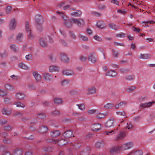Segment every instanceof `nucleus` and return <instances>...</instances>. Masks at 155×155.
Returning a JSON list of instances; mask_svg holds the SVG:
<instances>
[{
    "label": "nucleus",
    "mask_w": 155,
    "mask_h": 155,
    "mask_svg": "<svg viewBox=\"0 0 155 155\" xmlns=\"http://www.w3.org/2000/svg\"><path fill=\"white\" fill-rule=\"evenodd\" d=\"M62 73L63 75L66 76H72L75 74V72L70 70L65 69L63 71Z\"/></svg>",
    "instance_id": "obj_10"
},
{
    "label": "nucleus",
    "mask_w": 155,
    "mask_h": 155,
    "mask_svg": "<svg viewBox=\"0 0 155 155\" xmlns=\"http://www.w3.org/2000/svg\"><path fill=\"white\" fill-rule=\"evenodd\" d=\"M16 25V23L15 19H12L10 22L9 25V28L10 30H14Z\"/></svg>",
    "instance_id": "obj_15"
},
{
    "label": "nucleus",
    "mask_w": 155,
    "mask_h": 155,
    "mask_svg": "<svg viewBox=\"0 0 155 155\" xmlns=\"http://www.w3.org/2000/svg\"><path fill=\"white\" fill-rule=\"evenodd\" d=\"M101 125L100 124L96 123L93 124L91 127L92 130L95 131H97L101 129Z\"/></svg>",
    "instance_id": "obj_17"
},
{
    "label": "nucleus",
    "mask_w": 155,
    "mask_h": 155,
    "mask_svg": "<svg viewBox=\"0 0 155 155\" xmlns=\"http://www.w3.org/2000/svg\"><path fill=\"white\" fill-rule=\"evenodd\" d=\"M114 107V104L111 103H107L104 105V107L106 109H112Z\"/></svg>",
    "instance_id": "obj_33"
},
{
    "label": "nucleus",
    "mask_w": 155,
    "mask_h": 155,
    "mask_svg": "<svg viewBox=\"0 0 155 155\" xmlns=\"http://www.w3.org/2000/svg\"><path fill=\"white\" fill-rule=\"evenodd\" d=\"M63 23L68 28H70L72 26V23L71 22L70 20L69 21L68 20L66 21H64Z\"/></svg>",
    "instance_id": "obj_43"
},
{
    "label": "nucleus",
    "mask_w": 155,
    "mask_h": 155,
    "mask_svg": "<svg viewBox=\"0 0 155 155\" xmlns=\"http://www.w3.org/2000/svg\"><path fill=\"white\" fill-rule=\"evenodd\" d=\"M23 35L22 33H19L17 36L16 41L17 43H19L21 41Z\"/></svg>",
    "instance_id": "obj_38"
},
{
    "label": "nucleus",
    "mask_w": 155,
    "mask_h": 155,
    "mask_svg": "<svg viewBox=\"0 0 155 155\" xmlns=\"http://www.w3.org/2000/svg\"><path fill=\"white\" fill-rule=\"evenodd\" d=\"M43 76L44 79L45 81H50L53 78L52 76L50 74L48 73H43Z\"/></svg>",
    "instance_id": "obj_21"
},
{
    "label": "nucleus",
    "mask_w": 155,
    "mask_h": 155,
    "mask_svg": "<svg viewBox=\"0 0 155 155\" xmlns=\"http://www.w3.org/2000/svg\"><path fill=\"white\" fill-rule=\"evenodd\" d=\"M117 74V73L114 71L112 70L109 71L106 73V76H109L113 77H115Z\"/></svg>",
    "instance_id": "obj_22"
},
{
    "label": "nucleus",
    "mask_w": 155,
    "mask_h": 155,
    "mask_svg": "<svg viewBox=\"0 0 155 155\" xmlns=\"http://www.w3.org/2000/svg\"><path fill=\"white\" fill-rule=\"evenodd\" d=\"M10 48L12 51L15 52L17 50V48L14 44H12L10 45Z\"/></svg>",
    "instance_id": "obj_49"
},
{
    "label": "nucleus",
    "mask_w": 155,
    "mask_h": 155,
    "mask_svg": "<svg viewBox=\"0 0 155 155\" xmlns=\"http://www.w3.org/2000/svg\"><path fill=\"white\" fill-rule=\"evenodd\" d=\"M109 27L110 28L114 30H117L120 28L119 26L113 23L109 24Z\"/></svg>",
    "instance_id": "obj_29"
},
{
    "label": "nucleus",
    "mask_w": 155,
    "mask_h": 155,
    "mask_svg": "<svg viewBox=\"0 0 155 155\" xmlns=\"http://www.w3.org/2000/svg\"><path fill=\"white\" fill-rule=\"evenodd\" d=\"M69 82L68 80H64L61 82V84L63 86H65L68 84Z\"/></svg>",
    "instance_id": "obj_62"
},
{
    "label": "nucleus",
    "mask_w": 155,
    "mask_h": 155,
    "mask_svg": "<svg viewBox=\"0 0 155 155\" xmlns=\"http://www.w3.org/2000/svg\"><path fill=\"white\" fill-rule=\"evenodd\" d=\"M114 119L113 118H110L108 119L105 123V126L107 128H109L114 126Z\"/></svg>",
    "instance_id": "obj_5"
},
{
    "label": "nucleus",
    "mask_w": 155,
    "mask_h": 155,
    "mask_svg": "<svg viewBox=\"0 0 155 155\" xmlns=\"http://www.w3.org/2000/svg\"><path fill=\"white\" fill-rule=\"evenodd\" d=\"M143 152L140 150H133L127 155H142Z\"/></svg>",
    "instance_id": "obj_23"
},
{
    "label": "nucleus",
    "mask_w": 155,
    "mask_h": 155,
    "mask_svg": "<svg viewBox=\"0 0 155 155\" xmlns=\"http://www.w3.org/2000/svg\"><path fill=\"white\" fill-rule=\"evenodd\" d=\"M18 66L20 68L23 69L27 70L28 69V66L23 63H21L19 64Z\"/></svg>",
    "instance_id": "obj_37"
},
{
    "label": "nucleus",
    "mask_w": 155,
    "mask_h": 155,
    "mask_svg": "<svg viewBox=\"0 0 155 155\" xmlns=\"http://www.w3.org/2000/svg\"><path fill=\"white\" fill-rule=\"evenodd\" d=\"M37 117L41 119H44L46 117V115L45 114L40 113L37 115Z\"/></svg>",
    "instance_id": "obj_52"
},
{
    "label": "nucleus",
    "mask_w": 155,
    "mask_h": 155,
    "mask_svg": "<svg viewBox=\"0 0 155 155\" xmlns=\"http://www.w3.org/2000/svg\"><path fill=\"white\" fill-rule=\"evenodd\" d=\"M107 115V114L106 113H99L96 116L97 119H101L104 118V117Z\"/></svg>",
    "instance_id": "obj_30"
},
{
    "label": "nucleus",
    "mask_w": 155,
    "mask_h": 155,
    "mask_svg": "<svg viewBox=\"0 0 155 155\" xmlns=\"http://www.w3.org/2000/svg\"><path fill=\"white\" fill-rule=\"evenodd\" d=\"M105 145L103 141H98L96 144L95 146L99 148L103 147Z\"/></svg>",
    "instance_id": "obj_39"
},
{
    "label": "nucleus",
    "mask_w": 155,
    "mask_h": 155,
    "mask_svg": "<svg viewBox=\"0 0 155 155\" xmlns=\"http://www.w3.org/2000/svg\"><path fill=\"white\" fill-rule=\"evenodd\" d=\"M54 103L56 104H60L62 103V101L61 98L56 97L54 100Z\"/></svg>",
    "instance_id": "obj_40"
},
{
    "label": "nucleus",
    "mask_w": 155,
    "mask_h": 155,
    "mask_svg": "<svg viewBox=\"0 0 155 155\" xmlns=\"http://www.w3.org/2000/svg\"><path fill=\"white\" fill-rule=\"evenodd\" d=\"M27 87L31 89L35 90V87L34 85L32 84H28L27 85Z\"/></svg>",
    "instance_id": "obj_53"
},
{
    "label": "nucleus",
    "mask_w": 155,
    "mask_h": 155,
    "mask_svg": "<svg viewBox=\"0 0 155 155\" xmlns=\"http://www.w3.org/2000/svg\"><path fill=\"white\" fill-rule=\"evenodd\" d=\"M4 129L5 130L11 131L13 129V127L9 125H7L4 127Z\"/></svg>",
    "instance_id": "obj_47"
},
{
    "label": "nucleus",
    "mask_w": 155,
    "mask_h": 155,
    "mask_svg": "<svg viewBox=\"0 0 155 155\" xmlns=\"http://www.w3.org/2000/svg\"><path fill=\"white\" fill-rule=\"evenodd\" d=\"M23 114L21 112L19 111H18L14 113L13 114V115L16 117H18L19 116L22 115Z\"/></svg>",
    "instance_id": "obj_51"
},
{
    "label": "nucleus",
    "mask_w": 155,
    "mask_h": 155,
    "mask_svg": "<svg viewBox=\"0 0 155 155\" xmlns=\"http://www.w3.org/2000/svg\"><path fill=\"white\" fill-rule=\"evenodd\" d=\"M116 130L115 129L111 131H106L104 132V134L108 136H111L115 134L116 133Z\"/></svg>",
    "instance_id": "obj_34"
},
{
    "label": "nucleus",
    "mask_w": 155,
    "mask_h": 155,
    "mask_svg": "<svg viewBox=\"0 0 155 155\" xmlns=\"http://www.w3.org/2000/svg\"><path fill=\"white\" fill-rule=\"evenodd\" d=\"M127 103L126 101H122L119 104H117L115 105V107L116 109H118L120 107H121L123 106L126 105Z\"/></svg>",
    "instance_id": "obj_31"
},
{
    "label": "nucleus",
    "mask_w": 155,
    "mask_h": 155,
    "mask_svg": "<svg viewBox=\"0 0 155 155\" xmlns=\"http://www.w3.org/2000/svg\"><path fill=\"white\" fill-rule=\"evenodd\" d=\"M49 58L51 61H55L57 60V57L55 55L51 54L49 56Z\"/></svg>",
    "instance_id": "obj_46"
},
{
    "label": "nucleus",
    "mask_w": 155,
    "mask_h": 155,
    "mask_svg": "<svg viewBox=\"0 0 155 155\" xmlns=\"http://www.w3.org/2000/svg\"><path fill=\"white\" fill-rule=\"evenodd\" d=\"M117 12L123 14H124L127 13V11L124 9H118L117 11Z\"/></svg>",
    "instance_id": "obj_57"
},
{
    "label": "nucleus",
    "mask_w": 155,
    "mask_h": 155,
    "mask_svg": "<svg viewBox=\"0 0 155 155\" xmlns=\"http://www.w3.org/2000/svg\"><path fill=\"white\" fill-rule=\"evenodd\" d=\"M22 153V151L19 149L15 150L13 152V155H21Z\"/></svg>",
    "instance_id": "obj_36"
},
{
    "label": "nucleus",
    "mask_w": 155,
    "mask_h": 155,
    "mask_svg": "<svg viewBox=\"0 0 155 155\" xmlns=\"http://www.w3.org/2000/svg\"><path fill=\"white\" fill-rule=\"evenodd\" d=\"M136 88V87L135 86L130 87L127 89L126 90L128 92L134 90Z\"/></svg>",
    "instance_id": "obj_56"
},
{
    "label": "nucleus",
    "mask_w": 155,
    "mask_h": 155,
    "mask_svg": "<svg viewBox=\"0 0 155 155\" xmlns=\"http://www.w3.org/2000/svg\"><path fill=\"white\" fill-rule=\"evenodd\" d=\"M51 141L55 143H58L59 146H61L68 143V141L67 140L63 139H61L59 140H52Z\"/></svg>",
    "instance_id": "obj_6"
},
{
    "label": "nucleus",
    "mask_w": 155,
    "mask_h": 155,
    "mask_svg": "<svg viewBox=\"0 0 155 155\" xmlns=\"http://www.w3.org/2000/svg\"><path fill=\"white\" fill-rule=\"evenodd\" d=\"M155 103V102L152 101L148 103L141 104L140 105V107L143 109L146 108H148L151 107L153 104Z\"/></svg>",
    "instance_id": "obj_14"
},
{
    "label": "nucleus",
    "mask_w": 155,
    "mask_h": 155,
    "mask_svg": "<svg viewBox=\"0 0 155 155\" xmlns=\"http://www.w3.org/2000/svg\"><path fill=\"white\" fill-rule=\"evenodd\" d=\"M15 97L17 98L19 100H24L25 98V95L22 93L19 92L16 94Z\"/></svg>",
    "instance_id": "obj_20"
},
{
    "label": "nucleus",
    "mask_w": 155,
    "mask_h": 155,
    "mask_svg": "<svg viewBox=\"0 0 155 155\" xmlns=\"http://www.w3.org/2000/svg\"><path fill=\"white\" fill-rule=\"evenodd\" d=\"M60 70V68L55 65H51L49 67V71L50 72H58Z\"/></svg>",
    "instance_id": "obj_16"
},
{
    "label": "nucleus",
    "mask_w": 155,
    "mask_h": 155,
    "mask_svg": "<svg viewBox=\"0 0 155 155\" xmlns=\"http://www.w3.org/2000/svg\"><path fill=\"white\" fill-rule=\"evenodd\" d=\"M60 57L61 60L64 62H68L69 61V58L67 54L65 53H61L60 54Z\"/></svg>",
    "instance_id": "obj_12"
},
{
    "label": "nucleus",
    "mask_w": 155,
    "mask_h": 155,
    "mask_svg": "<svg viewBox=\"0 0 155 155\" xmlns=\"http://www.w3.org/2000/svg\"><path fill=\"white\" fill-rule=\"evenodd\" d=\"M98 8L101 10H104L106 8V6L104 4L100 5L98 6Z\"/></svg>",
    "instance_id": "obj_58"
},
{
    "label": "nucleus",
    "mask_w": 155,
    "mask_h": 155,
    "mask_svg": "<svg viewBox=\"0 0 155 155\" xmlns=\"http://www.w3.org/2000/svg\"><path fill=\"white\" fill-rule=\"evenodd\" d=\"M63 135L64 137L66 138H69L74 137L73 132L70 130H68L64 132L63 133Z\"/></svg>",
    "instance_id": "obj_13"
},
{
    "label": "nucleus",
    "mask_w": 155,
    "mask_h": 155,
    "mask_svg": "<svg viewBox=\"0 0 155 155\" xmlns=\"http://www.w3.org/2000/svg\"><path fill=\"white\" fill-rule=\"evenodd\" d=\"M143 23H145V25L148 24V23L150 24H153L155 23V22L153 21H143L142 22Z\"/></svg>",
    "instance_id": "obj_60"
},
{
    "label": "nucleus",
    "mask_w": 155,
    "mask_h": 155,
    "mask_svg": "<svg viewBox=\"0 0 155 155\" xmlns=\"http://www.w3.org/2000/svg\"><path fill=\"white\" fill-rule=\"evenodd\" d=\"M70 21L72 23L76 25L79 27L84 26V20L82 18H71L70 19Z\"/></svg>",
    "instance_id": "obj_2"
},
{
    "label": "nucleus",
    "mask_w": 155,
    "mask_h": 155,
    "mask_svg": "<svg viewBox=\"0 0 155 155\" xmlns=\"http://www.w3.org/2000/svg\"><path fill=\"white\" fill-rule=\"evenodd\" d=\"M32 74L36 81L39 82L41 81L42 78L41 76L37 71H34L32 73Z\"/></svg>",
    "instance_id": "obj_11"
},
{
    "label": "nucleus",
    "mask_w": 155,
    "mask_h": 155,
    "mask_svg": "<svg viewBox=\"0 0 155 155\" xmlns=\"http://www.w3.org/2000/svg\"><path fill=\"white\" fill-rule=\"evenodd\" d=\"M125 133L124 132H120L117 135L116 140H120L123 139L125 136Z\"/></svg>",
    "instance_id": "obj_19"
},
{
    "label": "nucleus",
    "mask_w": 155,
    "mask_h": 155,
    "mask_svg": "<svg viewBox=\"0 0 155 155\" xmlns=\"http://www.w3.org/2000/svg\"><path fill=\"white\" fill-rule=\"evenodd\" d=\"M14 104L16 105L17 107L24 108L25 107V104L21 102H15Z\"/></svg>",
    "instance_id": "obj_42"
},
{
    "label": "nucleus",
    "mask_w": 155,
    "mask_h": 155,
    "mask_svg": "<svg viewBox=\"0 0 155 155\" xmlns=\"http://www.w3.org/2000/svg\"><path fill=\"white\" fill-rule=\"evenodd\" d=\"M57 13L58 14H59L61 15V17L62 19H63L64 21H67L69 20L68 18L67 17L64 15L62 12L57 11Z\"/></svg>",
    "instance_id": "obj_32"
},
{
    "label": "nucleus",
    "mask_w": 155,
    "mask_h": 155,
    "mask_svg": "<svg viewBox=\"0 0 155 155\" xmlns=\"http://www.w3.org/2000/svg\"><path fill=\"white\" fill-rule=\"evenodd\" d=\"M82 14L81 12L79 10H77L75 12L70 13V15L71 16L74 17H79Z\"/></svg>",
    "instance_id": "obj_26"
},
{
    "label": "nucleus",
    "mask_w": 155,
    "mask_h": 155,
    "mask_svg": "<svg viewBox=\"0 0 155 155\" xmlns=\"http://www.w3.org/2000/svg\"><path fill=\"white\" fill-rule=\"evenodd\" d=\"M5 87L8 90H12L13 89V87L10 84H7L5 85Z\"/></svg>",
    "instance_id": "obj_61"
},
{
    "label": "nucleus",
    "mask_w": 155,
    "mask_h": 155,
    "mask_svg": "<svg viewBox=\"0 0 155 155\" xmlns=\"http://www.w3.org/2000/svg\"><path fill=\"white\" fill-rule=\"evenodd\" d=\"M96 26L98 28L101 29H103L106 27L105 24L100 21H98L97 22Z\"/></svg>",
    "instance_id": "obj_28"
},
{
    "label": "nucleus",
    "mask_w": 155,
    "mask_h": 155,
    "mask_svg": "<svg viewBox=\"0 0 155 155\" xmlns=\"http://www.w3.org/2000/svg\"><path fill=\"white\" fill-rule=\"evenodd\" d=\"M4 142L5 143H9L12 142V140L11 139L6 138L4 140Z\"/></svg>",
    "instance_id": "obj_59"
},
{
    "label": "nucleus",
    "mask_w": 155,
    "mask_h": 155,
    "mask_svg": "<svg viewBox=\"0 0 155 155\" xmlns=\"http://www.w3.org/2000/svg\"><path fill=\"white\" fill-rule=\"evenodd\" d=\"M25 58L26 60L28 61H31L32 60L33 57L31 54H28L25 56Z\"/></svg>",
    "instance_id": "obj_50"
},
{
    "label": "nucleus",
    "mask_w": 155,
    "mask_h": 155,
    "mask_svg": "<svg viewBox=\"0 0 155 155\" xmlns=\"http://www.w3.org/2000/svg\"><path fill=\"white\" fill-rule=\"evenodd\" d=\"M7 94L6 91L4 89H1L0 90V96L2 97L6 96Z\"/></svg>",
    "instance_id": "obj_45"
},
{
    "label": "nucleus",
    "mask_w": 155,
    "mask_h": 155,
    "mask_svg": "<svg viewBox=\"0 0 155 155\" xmlns=\"http://www.w3.org/2000/svg\"><path fill=\"white\" fill-rule=\"evenodd\" d=\"M48 130L47 127L43 126L41 127L39 130V132L40 133L44 134L46 133Z\"/></svg>",
    "instance_id": "obj_25"
},
{
    "label": "nucleus",
    "mask_w": 155,
    "mask_h": 155,
    "mask_svg": "<svg viewBox=\"0 0 155 155\" xmlns=\"http://www.w3.org/2000/svg\"><path fill=\"white\" fill-rule=\"evenodd\" d=\"M78 37L80 40L84 41H86L88 40V38L87 36H84L81 34H79L78 35Z\"/></svg>",
    "instance_id": "obj_35"
},
{
    "label": "nucleus",
    "mask_w": 155,
    "mask_h": 155,
    "mask_svg": "<svg viewBox=\"0 0 155 155\" xmlns=\"http://www.w3.org/2000/svg\"><path fill=\"white\" fill-rule=\"evenodd\" d=\"M60 134L61 133L59 130H56L51 131L50 133V135L52 137H56L59 136Z\"/></svg>",
    "instance_id": "obj_24"
},
{
    "label": "nucleus",
    "mask_w": 155,
    "mask_h": 155,
    "mask_svg": "<svg viewBox=\"0 0 155 155\" xmlns=\"http://www.w3.org/2000/svg\"><path fill=\"white\" fill-rule=\"evenodd\" d=\"M2 112L4 114L9 116L12 114V110L11 109L6 108H4L2 110Z\"/></svg>",
    "instance_id": "obj_18"
},
{
    "label": "nucleus",
    "mask_w": 155,
    "mask_h": 155,
    "mask_svg": "<svg viewBox=\"0 0 155 155\" xmlns=\"http://www.w3.org/2000/svg\"><path fill=\"white\" fill-rule=\"evenodd\" d=\"M8 121L6 120L3 119L0 120V125L1 126L7 123Z\"/></svg>",
    "instance_id": "obj_54"
},
{
    "label": "nucleus",
    "mask_w": 155,
    "mask_h": 155,
    "mask_svg": "<svg viewBox=\"0 0 155 155\" xmlns=\"http://www.w3.org/2000/svg\"><path fill=\"white\" fill-rule=\"evenodd\" d=\"M120 150L121 148L120 146H115L110 149V152L111 154L114 155L117 153Z\"/></svg>",
    "instance_id": "obj_9"
},
{
    "label": "nucleus",
    "mask_w": 155,
    "mask_h": 155,
    "mask_svg": "<svg viewBox=\"0 0 155 155\" xmlns=\"http://www.w3.org/2000/svg\"><path fill=\"white\" fill-rule=\"evenodd\" d=\"M35 19L37 24V27L38 30L40 31H41L42 29V27L41 25V24L42 22L43 18L41 16L37 15L35 16Z\"/></svg>",
    "instance_id": "obj_3"
},
{
    "label": "nucleus",
    "mask_w": 155,
    "mask_h": 155,
    "mask_svg": "<svg viewBox=\"0 0 155 155\" xmlns=\"http://www.w3.org/2000/svg\"><path fill=\"white\" fill-rule=\"evenodd\" d=\"M12 7L11 6H8L6 9L5 11L6 12L7 14H9L12 11Z\"/></svg>",
    "instance_id": "obj_55"
},
{
    "label": "nucleus",
    "mask_w": 155,
    "mask_h": 155,
    "mask_svg": "<svg viewBox=\"0 0 155 155\" xmlns=\"http://www.w3.org/2000/svg\"><path fill=\"white\" fill-rule=\"evenodd\" d=\"M121 150H124L129 149L133 147L134 143L131 142H128L124 143L121 146H120Z\"/></svg>",
    "instance_id": "obj_4"
},
{
    "label": "nucleus",
    "mask_w": 155,
    "mask_h": 155,
    "mask_svg": "<svg viewBox=\"0 0 155 155\" xmlns=\"http://www.w3.org/2000/svg\"><path fill=\"white\" fill-rule=\"evenodd\" d=\"M88 93L89 94H94L96 92V88L94 87L90 88L88 90Z\"/></svg>",
    "instance_id": "obj_41"
},
{
    "label": "nucleus",
    "mask_w": 155,
    "mask_h": 155,
    "mask_svg": "<svg viewBox=\"0 0 155 155\" xmlns=\"http://www.w3.org/2000/svg\"><path fill=\"white\" fill-rule=\"evenodd\" d=\"M48 40L50 42H52V39L48 35L45 36L44 37L41 38L39 39V44L42 47H45L47 45V41Z\"/></svg>",
    "instance_id": "obj_1"
},
{
    "label": "nucleus",
    "mask_w": 155,
    "mask_h": 155,
    "mask_svg": "<svg viewBox=\"0 0 155 155\" xmlns=\"http://www.w3.org/2000/svg\"><path fill=\"white\" fill-rule=\"evenodd\" d=\"M88 60L93 63H95L97 60V58L95 54L93 53H90L88 56Z\"/></svg>",
    "instance_id": "obj_8"
},
{
    "label": "nucleus",
    "mask_w": 155,
    "mask_h": 155,
    "mask_svg": "<svg viewBox=\"0 0 155 155\" xmlns=\"http://www.w3.org/2000/svg\"><path fill=\"white\" fill-rule=\"evenodd\" d=\"M8 54V52L7 51H4L2 52L0 54L1 57L2 58L6 57Z\"/></svg>",
    "instance_id": "obj_63"
},
{
    "label": "nucleus",
    "mask_w": 155,
    "mask_h": 155,
    "mask_svg": "<svg viewBox=\"0 0 155 155\" xmlns=\"http://www.w3.org/2000/svg\"><path fill=\"white\" fill-rule=\"evenodd\" d=\"M150 58V55L149 54H140L139 56V58L143 59H147Z\"/></svg>",
    "instance_id": "obj_27"
},
{
    "label": "nucleus",
    "mask_w": 155,
    "mask_h": 155,
    "mask_svg": "<svg viewBox=\"0 0 155 155\" xmlns=\"http://www.w3.org/2000/svg\"><path fill=\"white\" fill-rule=\"evenodd\" d=\"M134 76L132 75H128L125 77V79L128 81H132L134 78Z\"/></svg>",
    "instance_id": "obj_44"
},
{
    "label": "nucleus",
    "mask_w": 155,
    "mask_h": 155,
    "mask_svg": "<svg viewBox=\"0 0 155 155\" xmlns=\"http://www.w3.org/2000/svg\"><path fill=\"white\" fill-rule=\"evenodd\" d=\"M25 28L26 31L27 33L29 38H33V36L32 34L31 30L29 26V22L28 21L26 22Z\"/></svg>",
    "instance_id": "obj_7"
},
{
    "label": "nucleus",
    "mask_w": 155,
    "mask_h": 155,
    "mask_svg": "<svg viewBox=\"0 0 155 155\" xmlns=\"http://www.w3.org/2000/svg\"><path fill=\"white\" fill-rule=\"evenodd\" d=\"M77 106L81 110H84L85 109V106L84 104H77Z\"/></svg>",
    "instance_id": "obj_48"
},
{
    "label": "nucleus",
    "mask_w": 155,
    "mask_h": 155,
    "mask_svg": "<svg viewBox=\"0 0 155 155\" xmlns=\"http://www.w3.org/2000/svg\"><path fill=\"white\" fill-rule=\"evenodd\" d=\"M94 38L98 41H102V39L98 35H95L94 37Z\"/></svg>",
    "instance_id": "obj_64"
}]
</instances>
